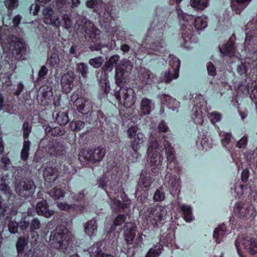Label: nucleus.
Masks as SVG:
<instances>
[{
	"instance_id": "f257e3e1",
	"label": "nucleus",
	"mask_w": 257,
	"mask_h": 257,
	"mask_svg": "<svg viewBox=\"0 0 257 257\" xmlns=\"http://www.w3.org/2000/svg\"><path fill=\"white\" fill-rule=\"evenodd\" d=\"M71 238V235L68 230L60 226L51 233L49 242L54 248L65 249L68 247Z\"/></svg>"
},
{
	"instance_id": "f03ea898",
	"label": "nucleus",
	"mask_w": 257,
	"mask_h": 257,
	"mask_svg": "<svg viewBox=\"0 0 257 257\" xmlns=\"http://www.w3.org/2000/svg\"><path fill=\"white\" fill-rule=\"evenodd\" d=\"M104 155L105 150L100 147L94 150L83 149L79 154V159L84 163L88 162L95 163L100 161Z\"/></svg>"
},
{
	"instance_id": "7ed1b4c3",
	"label": "nucleus",
	"mask_w": 257,
	"mask_h": 257,
	"mask_svg": "<svg viewBox=\"0 0 257 257\" xmlns=\"http://www.w3.org/2000/svg\"><path fill=\"white\" fill-rule=\"evenodd\" d=\"M10 49L14 56L17 59H20L26 53L27 51V45L22 39L12 36L10 38Z\"/></svg>"
},
{
	"instance_id": "20e7f679",
	"label": "nucleus",
	"mask_w": 257,
	"mask_h": 257,
	"mask_svg": "<svg viewBox=\"0 0 257 257\" xmlns=\"http://www.w3.org/2000/svg\"><path fill=\"white\" fill-rule=\"evenodd\" d=\"M234 211L240 218L251 219L256 215L253 207L249 204L237 203L234 207Z\"/></svg>"
},
{
	"instance_id": "39448f33",
	"label": "nucleus",
	"mask_w": 257,
	"mask_h": 257,
	"mask_svg": "<svg viewBox=\"0 0 257 257\" xmlns=\"http://www.w3.org/2000/svg\"><path fill=\"white\" fill-rule=\"evenodd\" d=\"M115 96L119 101H121L122 97V102L126 107H131L135 103L134 91L132 89L121 87L118 92H115Z\"/></svg>"
},
{
	"instance_id": "423d86ee",
	"label": "nucleus",
	"mask_w": 257,
	"mask_h": 257,
	"mask_svg": "<svg viewBox=\"0 0 257 257\" xmlns=\"http://www.w3.org/2000/svg\"><path fill=\"white\" fill-rule=\"evenodd\" d=\"M35 186L30 180H24L19 182L16 187L17 193L20 196L27 198L31 196L34 192Z\"/></svg>"
},
{
	"instance_id": "0eeeda50",
	"label": "nucleus",
	"mask_w": 257,
	"mask_h": 257,
	"mask_svg": "<svg viewBox=\"0 0 257 257\" xmlns=\"http://www.w3.org/2000/svg\"><path fill=\"white\" fill-rule=\"evenodd\" d=\"M131 63L127 60L123 61L122 65H117L115 68V80L117 84L120 86L125 82L126 72L132 69Z\"/></svg>"
},
{
	"instance_id": "6e6552de",
	"label": "nucleus",
	"mask_w": 257,
	"mask_h": 257,
	"mask_svg": "<svg viewBox=\"0 0 257 257\" xmlns=\"http://www.w3.org/2000/svg\"><path fill=\"white\" fill-rule=\"evenodd\" d=\"M148 219L152 221L153 223L162 220L166 214L164 207L161 205H157L150 208L148 210Z\"/></svg>"
},
{
	"instance_id": "1a4fd4ad",
	"label": "nucleus",
	"mask_w": 257,
	"mask_h": 257,
	"mask_svg": "<svg viewBox=\"0 0 257 257\" xmlns=\"http://www.w3.org/2000/svg\"><path fill=\"white\" fill-rule=\"evenodd\" d=\"M44 21L45 24L52 25L59 28L61 26L60 19L57 16H54V11L50 7L45 8L43 10Z\"/></svg>"
},
{
	"instance_id": "9d476101",
	"label": "nucleus",
	"mask_w": 257,
	"mask_h": 257,
	"mask_svg": "<svg viewBox=\"0 0 257 257\" xmlns=\"http://www.w3.org/2000/svg\"><path fill=\"white\" fill-rule=\"evenodd\" d=\"M82 33L85 36L88 37L91 39H96L100 35V31L90 21H85L82 26Z\"/></svg>"
},
{
	"instance_id": "9b49d317",
	"label": "nucleus",
	"mask_w": 257,
	"mask_h": 257,
	"mask_svg": "<svg viewBox=\"0 0 257 257\" xmlns=\"http://www.w3.org/2000/svg\"><path fill=\"white\" fill-rule=\"evenodd\" d=\"M48 153L51 156H61L65 153V148L62 143L53 141L48 145Z\"/></svg>"
},
{
	"instance_id": "f8f14e48",
	"label": "nucleus",
	"mask_w": 257,
	"mask_h": 257,
	"mask_svg": "<svg viewBox=\"0 0 257 257\" xmlns=\"http://www.w3.org/2000/svg\"><path fill=\"white\" fill-rule=\"evenodd\" d=\"M51 89V88L45 86L39 90L37 98L42 105H45L48 103V101L53 95Z\"/></svg>"
},
{
	"instance_id": "ddd939ff",
	"label": "nucleus",
	"mask_w": 257,
	"mask_h": 257,
	"mask_svg": "<svg viewBox=\"0 0 257 257\" xmlns=\"http://www.w3.org/2000/svg\"><path fill=\"white\" fill-rule=\"evenodd\" d=\"M135 224L132 222H127L123 228L124 235L128 243H132L136 236Z\"/></svg>"
},
{
	"instance_id": "4468645a",
	"label": "nucleus",
	"mask_w": 257,
	"mask_h": 257,
	"mask_svg": "<svg viewBox=\"0 0 257 257\" xmlns=\"http://www.w3.org/2000/svg\"><path fill=\"white\" fill-rule=\"evenodd\" d=\"M74 80V74L72 72L65 73L61 78V83L63 88L66 91H70Z\"/></svg>"
},
{
	"instance_id": "2eb2a0df",
	"label": "nucleus",
	"mask_w": 257,
	"mask_h": 257,
	"mask_svg": "<svg viewBox=\"0 0 257 257\" xmlns=\"http://www.w3.org/2000/svg\"><path fill=\"white\" fill-rule=\"evenodd\" d=\"M36 211L39 215L46 217H50L54 214V211L49 209L46 200H42L37 203Z\"/></svg>"
},
{
	"instance_id": "dca6fc26",
	"label": "nucleus",
	"mask_w": 257,
	"mask_h": 257,
	"mask_svg": "<svg viewBox=\"0 0 257 257\" xmlns=\"http://www.w3.org/2000/svg\"><path fill=\"white\" fill-rule=\"evenodd\" d=\"M59 176V172L56 168L47 167L44 172V177L48 182H53Z\"/></svg>"
},
{
	"instance_id": "f3484780",
	"label": "nucleus",
	"mask_w": 257,
	"mask_h": 257,
	"mask_svg": "<svg viewBox=\"0 0 257 257\" xmlns=\"http://www.w3.org/2000/svg\"><path fill=\"white\" fill-rule=\"evenodd\" d=\"M243 245L250 253L254 254L257 253V240L253 238H246L243 239Z\"/></svg>"
},
{
	"instance_id": "a211bd4d",
	"label": "nucleus",
	"mask_w": 257,
	"mask_h": 257,
	"mask_svg": "<svg viewBox=\"0 0 257 257\" xmlns=\"http://www.w3.org/2000/svg\"><path fill=\"white\" fill-rule=\"evenodd\" d=\"M145 139L144 135L141 133H139L137 134V137L135 138L132 141L131 146L133 150L136 154L138 153V151L141 150L145 141Z\"/></svg>"
},
{
	"instance_id": "6ab92c4d",
	"label": "nucleus",
	"mask_w": 257,
	"mask_h": 257,
	"mask_svg": "<svg viewBox=\"0 0 257 257\" xmlns=\"http://www.w3.org/2000/svg\"><path fill=\"white\" fill-rule=\"evenodd\" d=\"M74 105L77 107L79 111L89 110L91 108V103L84 98H78L74 102Z\"/></svg>"
},
{
	"instance_id": "aec40b11",
	"label": "nucleus",
	"mask_w": 257,
	"mask_h": 257,
	"mask_svg": "<svg viewBox=\"0 0 257 257\" xmlns=\"http://www.w3.org/2000/svg\"><path fill=\"white\" fill-rule=\"evenodd\" d=\"M89 253L91 257H113L110 254L102 252L97 244L93 245L89 248Z\"/></svg>"
},
{
	"instance_id": "412c9836",
	"label": "nucleus",
	"mask_w": 257,
	"mask_h": 257,
	"mask_svg": "<svg viewBox=\"0 0 257 257\" xmlns=\"http://www.w3.org/2000/svg\"><path fill=\"white\" fill-rule=\"evenodd\" d=\"M28 239L25 237H19L17 242V249L19 255H22L27 249L26 247L28 245Z\"/></svg>"
},
{
	"instance_id": "4be33fe9",
	"label": "nucleus",
	"mask_w": 257,
	"mask_h": 257,
	"mask_svg": "<svg viewBox=\"0 0 257 257\" xmlns=\"http://www.w3.org/2000/svg\"><path fill=\"white\" fill-rule=\"evenodd\" d=\"M97 226L96 221L91 219L87 221L84 225V230L88 235L91 236L96 230Z\"/></svg>"
},
{
	"instance_id": "5701e85b",
	"label": "nucleus",
	"mask_w": 257,
	"mask_h": 257,
	"mask_svg": "<svg viewBox=\"0 0 257 257\" xmlns=\"http://www.w3.org/2000/svg\"><path fill=\"white\" fill-rule=\"evenodd\" d=\"M141 109L144 114H148L151 112V101L147 98H143L141 102Z\"/></svg>"
},
{
	"instance_id": "b1692460",
	"label": "nucleus",
	"mask_w": 257,
	"mask_h": 257,
	"mask_svg": "<svg viewBox=\"0 0 257 257\" xmlns=\"http://www.w3.org/2000/svg\"><path fill=\"white\" fill-rule=\"evenodd\" d=\"M163 158L158 151H155L151 157L150 163L152 166H157L161 164Z\"/></svg>"
},
{
	"instance_id": "393cba45",
	"label": "nucleus",
	"mask_w": 257,
	"mask_h": 257,
	"mask_svg": "<svg viewBox=\"0 0 257 257\" xmlns=\"http://www.w3.org/2000/svg\"><path fill=\"white\" fill-rule=\"evenodd\" d=\"M154 78V74L148 70H144L141 76L142 81L145 84H147Z\"/></svg>"
},
{
	"instance_id": "a878e982",
	"label": "nucleus",
	"mask_w": 257,
	"mask_h": 257,
	"mask_svg": "<svg viewBox=\"0 0 257 257\" xmlns=\"http://www.w3.org/2000/svg\"><path fill=\"white\" fill-rule=\"evenodd\" d=\"M181 210L183 212L184 219L186 221H190L192 220V210L190 206L183 205Z\"/></svg>"
},
{
	"instance_id": "bb28decb",
	"label": "nucleus",
	"mask_w": 257,
	"mask_h": 257,
	"mask_svg": "<svg viewBox=\"0 0 257 257\" xmlns=\"http://www.w3.org/2000/svg\"><path fill=\"white\" fill-rule=\"evenodd\" d=\"M0 191L8 199L12 196V191L7 184H1Z\"/></svg>"
},
{
	"instance_id": "cd10ccee",
	"label": "nucleus",
	"mask_w": 257,
	"mask_h": 257,
	"mask_svg": "<svg viewBox=\"0 0 257 257\" xmlns=\"http://www.w3.org/2000/svg\"><path fill=\"white\" fill-rule=\"evenodd\" d=\"M191 5L192 7L198 9H203L206 7L207 0H191Z\"/></svg>"
},
{
	"instance_id": "c85d7f7f",
	"label": "nucleus",
	"mask_w": 257,
	"mask_h": 257,
	"mask_svg": "<svg viewBox=\"0 0 257 257\" xmlns=\"http://www.w3.org/2000/svg\"><path fill=\"white\" fill-rule=\"evenodd\" d=\"M50 195L54 199H59L61 197H64V192L62 190L61 188L56 187L50 191Z\"/></svg>"
},
{
	"instance_id": "c756f323",
	"label": "nucleus",
	"mask_w": 257,
	"mask_h": 257,
	"mask_svg": "<svg viewBox=\"0 0 257 257\" xmlns=\"http://www.w3.org/2000/svg\"><path fill=\"white\" fill-rule=\"evenodd\" d=\"M30 145V143L29 141H24L23 148L21 152V158L24 161L27 160L28 158Z\"/></svg>"
},
{
	"instance_id": "7c9ffc66",
	"label": "nucleus",
	"mask_w": 257,
	"mask_h": 257,
	"mask_svg": "<svg viewBox=\"0 0 257 257\" xmlns=\"http://www.w3.org/2000/svg\"><path fill=\"white\" fill-rule=\"evenodd\" d=\"M88 71V66L86 64L81 63L77 64V72L80 74L83 78L87 77Z\"/></svg>"
},
{
	"instance_id": "2f4dec72",
	"label": "nucleus",
	"mask_w": 257,
	"mask_h": 257,
	"mask_svg": "<svg viewBox=\"0 0 257 257\" xmlns=\"http://www.w3.org/2000/svg\"><path fill=\"white\" fill-rule=\"evenodd\" d=\"M56 121L60 125H65L69 121L68 115L64 112H59L56 118Z\"/></svg>"
},
{
	"instance_id": "473e14b6",
	"label": "nucleus",
	"mask_w": 257,
	"mask_h": 257,
	"mask_svg": "<svg viewBox=\"0 0 257 257\" xmlns=\"http://www.w3.org/2000/svg\"><path fill=\"white\" fill-rule=\"evenodd\" d=\"M103 62V59L102 57H98L91 59L89 61V63L90 65L94 68L100 67Z\"/></svg>"
},
{
	"instance_id": "72a5a7b5",
	"label": "nucleus",
	"mask_w": 257,
	"mask_h": 257,
	"mask_svg": "<svg viewBox=\"0 0 257 257\" xmlns=\"http://www.w3.org/2000/svg\"><path fill=\"white\" fill-rule=\"evenodd\" d=\"M69 125L72 130L78 131L81 130L84 127V123L80 120L71 121Z\"/></svg>"
},
{
	"instance_id": "f704fd0d",
	"label": "nucleus",
	"mask_w": 257,
	"mask_h": 257,
	"mask_svg": "<svg viewBox=\"0 0 257 257\" xmlns=\"http://www.w3.org/2000/svg\"><path fill=\"white\" fill-rule=\"evenodd\" d=\"M30 230L32 232H34L36 230L39 229L41 227L40 221L37 218H34L30 224ZM32 234H34L33 233ZM33 237H35L33 234Z\"/></svg>"
},
{
	"instance_id": "c9c22d12",
	"label": "nucleus",
	"mask_w": 257,
	"mask_h": 257,
	"mask_svg": "<svg viewBox=\"0 0 257 257\" xmlns=\"http://www.w3.org/2000/svg\"><path fill=\"white\" fill-rule=\"evenodd\" d=\"M195 26L198 30H201L207 26V22L204 19L198 17L195 20Z\"/></svg>"
},
{
	"instance_id": "e433bc0d",
	"label": "nucleus",
	"mask_w": 257,
	"mask_h": 257,
	"mask_svg": "<svg viewBox=\"0 0 257 257\" xmlns=\"http://www.w3.org/2000/svg\"><path fill=\"white\" fill-rule=\"evenodd\" d=\"M130 203L127 201L125 203H121L119 200H114L113 202V205L112 207H114V209L116 211H120L121 210H123L125 208L127 207V205H128Z\"/></svg>"
},
{
	"instance_id": "4c0bfd02",
	"label": "nucleus",
	"mask_w": 257,
	"mask_h": 257,
	"mask_svg": "<svg viewBox=\"0 0 257 257\" xmlns=\"http://www.w3.org/2000/svg\"><path fill=\"white\" fill-rule=\"evenodd\" d=\"M161 246H162V245L160 244H158L156 246V247H158V249H154L151 248L146 254V257H157L158 256L161 252L160 250Z\"/></svg>"
},
{
	"instance_id": "58836bf2",
	"label": "nucleus",
	"mask_w": 257,
	"mask_h": 257,
	"mask_svg": "<svg viewBox=\"0 0 257 257\" xmlns=\"http://www.w3.org/2000/svg\"><path fill=\"white\" fill-rule=\"evenodd\" d=\"M63 27L66 29L70 28L72 26V22L68 15L65 14L62 17Z\"/></svg>"
},
{
	"instance_id": "ea45409f",
	"label": "nucleus",
	"mask_w": 257,
	"mask_h": 257,
	"mask_svg": "<svg viewBox=\"0 0 257 257\" xmlns=\"http://www.w3.org/2000/svg\"><path fill=\"white\" fill-rule=\"evenodd\" d=\"M32 127L27 121H25L23 125V135L25 139L29 137V135L31 131Z\"/></svg>"
},
{
	"instance_id": "a19ab883",
	"label": "nucleus",
	"mask_w": 257,
	"mask_h": 257,
	"mask_svg": "<svg viewBox=\"0 0 257 257\" xmlns=\"http://www.w3.org/2000/svg\"><path fill=\"white\" fill-rule=\"evenodd\" d=\"M18 226V223L15 221L11 220L8 224L9 231L13 233L17 232Z\"/></svg>"
},
{
	"instance_id": "79ce46f5",
	"label": "nucleus",
	"mask_w": 257,
	"mask_h": 257,
	"mask_svg": "<svg viewBox=\"0 0 257 257\" xmlns=\"http://www.w3.org/2000/svg\"><path fill=\"white\" fill-rule=\"evenodd\" d=\"M223 49L224 51L223 52L221 50V52L226 55H232L234 52L233 47L231 44L225 45Z\"/></svg>"
},
{
	"instance_id": "37998d69",
	"label": "nucleus",
	"mask_w": 257,
	"mask_h": 257,
	"mask_svg": "<svg viewBox=\"0 0 257 257\" xmlns=\"http://www.w3.org/2000/svg\"><path fill=\"white\" fill-rule=\"evenodd\" d=\"M138 127L137 126H131L127 130V134L128 137L131 139H135L136 138V136H137V132H138Z\"/></svg>"
},
{
	"instance_id": "c03bdc74",
	"label": "nucleus",
	"mask_w": 257,
	"mask_h": 257,
	"mask_svg": "<svg viewBox=\"0 0 257 257\" xmlns=\"http://www.w3.org/2000/svg\"><path fill=\"white\" fill-rule=\"evenodd\" d=\"M224 234L223 229L220 228H217L214 232V238L216 239L217 242H219L218 239Z\"/></svg>"
},
{
	"instance_id": "a18cd8bd",
	"label": "nucleus",
	"mask_w": 257,
	"mask_h": 257,
	"mask_svg": "<svg viewBox=\"0 0 257 257\" xmlns=\"http://www.w3.org/2000/svg\"><path fill=\"white\" fill-rule=\"evenodd\" d=\"M165 198V194L163 192H161L160 190H157L154 196V200L155 201H162Z\"/></svg>"
},
{
	"instance_id": "49530a36",
	"label": "nucleus",
	"mask_w": 257,
	"mask_h": 257,
	"mask_svg": "<svg viewBox=\"0 0 257 257\" xmlns=\"http://www.w3.org/2000/svg\"><path fill=\"white\" fill-rule=\"evenodd\" d=\"M50 63L52 66L56 67L59 62V57L55 54H53L49 59Z\"/></svg>"
},
{
	"instance_id": "de8ad7c7",
	"label": "nucleus",
	"mask_w": 257,
	"mask_h": 257,
	"mask_svg": "<svg viewBox=\"0 0 257 257\" xmlns=\"http://www.w3.org/2000/svg\"><path fill=\"white\" fill-rule=\"evenodd\" d=\"M6 6L10 9H14L18 6V0H6Z\"/></svg>"
},
{
	"instance_id": "09e8293b",
	"label": "nucleus",
	"mask_w": 257,
	"mask_h": 257,
	"mask_svg": "<svg viewBox=\"0 0 257 257\" xmlns=\"http://www.w3.org/2000/svg\"><path fill=\"white\" fill-rule=\"evenodd\" d=\"M141 182L145 187H148L150 186L152 181L147 175H142Z\"/></svg>"
},
{
	"instance_id": "8fccbe9b",
	"label": "nucleus",
	"mask_w": 257,
	"mask_h": 257,
	"mask_svg": "<svg viewBox=\"0 0 257 257\" xmlns=\"http://www.w3.org/2000/svg\"><path fill=\"white\" fill-rule=\"evenodd\" d=\"M119 58V56L117 55L111 56L108 61L106 63V65H108V67H110L113 64H116Z\"/></svg>"
},
{
	"instance_id": "3c124183",
	"label": "nucleus",
	"mask_w": 257,
	"mask_h": 257,
	"mask_svg": "<svg viewBox=\"0 0 257 257\" xmlns=\"http://www.w3.org/2000/svg\"><path fill=\"white\" fill-rule=\"evenodd\" d=\"M247 142L246 137H243L236 144V146L239 148H245Z\"/></svg>"
},
{
	"instance_id": "603ef678",
	"label": "nucleus",
	"mask_w": 257,
	"mask_h": 257,
	"mask_svg": "<svg viewBox=\"0 0 257 257\" xmlns=\"http://www.w3.org/2000/svg\"><path fill=\"white\" fill-rule=\"evenodd\" d=\"M208 73L210 75L213 76L216 74V69L212 62H209L207 65Z\"/></svg>"
},
{
	"instance_id": "864d4df0",
	"label": "nucleus",
	"mask_w": 257,
	"mask_h": 257,
	"mask_svg": "<svg viewBox=\"0 0 257 257\" xmlns=\"http://www.w3.org/2000/svg\"><path fill=\"white\" fill-rule=\"evenodd\" d=\"M251 0H235V2L238 4V9H243L250 2Z\"/></svg>"
},
{
	"instance_id": "5fc2aeb1",
	"label": "nucleus",
	"mask_w": 257,
	"mask_h": 257,
	"mask_svg": "<svg viewBox=\"0 0 257 257\" xmlns=\"http://www.w3.org/2000/svg\"><path fill=\"white\" fill-rule=\"evenodd\" d=\"M167 159L170 162H172L175 159L173 148H169L167 151Z\"/></svg>"
},
{
	"instance_id": "6e6d98bb",
	"label": "nucleus",
	"mask_w": 257,
	"mask_h": 257,
	"mask_svg": "<svg viewBox=\"0 0 257 257\" xmlns=\"http://www.w3.org/2000/svg\"><path fill=\"white\" fill-rule=\"evenodd\" d=\"M125 216L123 215H119L117 216V217L115 218L114 224L115 225H119L121 224L125 220Z\"/></svg>"
},
{
	"instance_id": "4d7b16f0",
	"label": "nucleus",
	"mask_w": 257,
	"mask_h": 257,
	"mask_svg": "<svg viewBox=\"0 0 257 257\" xmlns=\"http://www.w3.org/2000/svg\"><path fill=\"white\" fill-rule=\"evenodd\" d=\"M231 135L230 134H225L224 136V138L222 140V143L223 146H225L228 145L231 140Z\"/></svg>"
},
{
	"instance_id": "13d9d810",
	"label": "nucleus",
	"mask_w": 257,
	"mask_h": 257,
	"mask_svg": "<svg viewBox=\"0 0 257 257\" xmlns=\"http://www.w3.org/2000/svg\"><path fill=\"white\" fill-rule=\"evenodd\" d=\"M211 116V120L212 123H215L219 120H220L221 118V116L219 113L213 112L210 114Z\"/></svg>"
},
{
	"instance_id": "bf43d9fd",
	"label": "nucleus",
	"mask_w": 257,
	"mask_h": 257,
	"mask_svg": "<svg viewBox=\"0 0 257 257\" xmlns=\"http://www.w3.org/2000/svg\"><path fill=\"white\" fill-rule=\"evenodd\" d=\"M55 2L57 9L60 10L64 5L67 4L68 0H56Z\"/></svg>"
},
{
	"instance_id": "052dcab7",
	"label": "nucleus",
	"mask_w": 257,
	"mask_h": 257,
	"mask_svg": "<svg viewBox=\"0 0 257 257\" xmlns=\"http://www.w3.org/2000/svg\"><path fill=\"white\" fill-rule=\"evenodd\" d=\"M22 254V255H20L21 257H33L34 252L32 249H29L25 250V252Z\"/></svg>"
},
{
	"instance_id": "680f3d73",
	"label": "nucleus",
	"mask_w": 257,
	"mask_h": 257,
	"mask_svg": "<svg viewBox=\"0 0 257 257\" xmlns=\"http://www.w3.org/2000/svg\"><path fill=\"white\" fill-rule=\"evenodd\" d=\"M20 228L22 230L26 229L29 226L30 223L28 221L26 220H22L20 221L19 223H18Z\"/></svg>"
},
{
	"instance_id": "e2e57ef3",
	"label": "nucleus",
	"mask_w": 257,
	"mask_h": 257,
	"mask_svg": "<svg viewBox=\"0 0 257 257\" xmlns=\"http://www.w3.org/2000/svg\"><path fill=\"white\" fill-rule=\"evenodd\" d=\"M168 130L167 125L164 121H161L158 125V130L160 132H166Z\"/></svg>"
},
{
	"instance_id": "0e129e2a",
	"label": "nucleus",
	"mask_w": 257,
	"mask_h": 257,
	"mask_svg": "<svg viewBox=\"0 0 257 257\" xmlns=\"http://www.w3.org/2000/svg\"><path fill=\"white\" fill-rule=\"evenodd\" d=\"M47 72L48 69L45 66H42L39 72V77L40 78H43L47 74Z\"/></svg>"
},
{
	"instance_id": "69168bd1",
	"label": "nucleus",
	"mask_w": 257,
	"mask_h": 257,
	"mask_svg": "<svg viewBox=\"0 0 257 257\" xmlns=\"http://www.w3.org/2000/svg\"><path fill=\"white\" fill-rule=\"evenodd\" d=\"M180 67V61L179 60H177V65L176 66V68H175L174 70V78L177 79L179 76V68Z\"/></svg>"
},
{
	"instance_id": "338daca9",
	"label": "nucleus",
	"mask_w": 257,
	"mask_h": 257,
	"mask_svg": "<svg viewBox=\"0 0 257 257\" xmlns=\"http://www.w3.org/2000/svg\"><path fill=\"white\" fill-rule=\"evenodd\" d=\"M237 71L240 74H243L246 73V69L244 64H241L238 66Z\"/></svg>"
},
{
	"instance_id": "774afa93",
	"label": "nucleus",
	"mask_w": 257,
	"mask_h": 257,
	"mask_svg": "<svg viewBox=\"0 0 257 257\" xmlns=\"http://www.w3.org/2000/svg\"><path fill=\"white\" fill-rule=\"evenodd\" d=\"M31 12L34 10V11H33L32 13L34 15H36L37 14L38 12L40 10V7L37 4L32 5L31 7Z\"/></svg>"
}]
</instances>
